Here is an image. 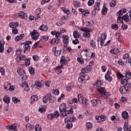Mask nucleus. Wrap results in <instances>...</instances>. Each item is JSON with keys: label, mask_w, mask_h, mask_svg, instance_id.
Returning <instances> with one entry per match:
<instances>
[{"label": "nucleus", "mask_w": 131, "mask_h": 131, "mask_svg": "<svg viewBox=\"0 0 131 131\" xmlns=\"http://www.w3.org/2000/svg\"><path fill=\"white\" fill-rule=\"evenodd\" d=\"M85 73H86V72H85V70H83L82 69H81V73H80V77L79 78L78 81H83V79L82 77H85V75H86Z\"/></svg>", "instance_id": "0eeeda50"}, {"label": "nucleus", "mask_w": 131, "mask_h": 131, "mask_svg": "<svg viewBox=\"0 0 131 131\" xmlns=\"http://www.w3.org/2000/svg\"><path fill=\"white\" fill-rule=\"evenodd\" d=\"M110 53L111 54H113V55H116V54H117V53H118V49L114 48V49H111L110 51Z\"/></svg>", "instance_id": "7c9ffc66"}, {"label": "nucleus", "mask_w": 131, "mask_h": 131, "mask_svg": "<svg viewBox=\"0 0 131 131\" xmlns=\"http://www.w3.org/2000/svg\"><path fill=\"white\" fill-rule=\"evenodd\" d=\"M90 32H91V30H89L88 32H86L85 33H83V36L86 38H89L91 37V34H90Z\"/></svg>", "instance_id": "c756f323"}, {"label": "nucleus", "mask_w": 131, "mask_h": 131, "mask_svg": "<svg viewBox=\"0 0 131 131\" xmlns=\"http://www.w3.org/2000/svg\"><path fill=\"white\" fill-rule=\"evenodd\" d=\"M35 131H41V127L39 125H36Z\"/></svg>", "instance_id": "bf43d9fd"}, {"label": "nucleus", "mask_w": 131, "mask_h": 131, "mask_svg": "<svg viewBox=\"0 0 131 131\" xmlns=\"http://www.w3.org/2000/svg\"><path fill=\"white\" fill-rule=\"evenodd\" d=\"M17 72L19 75H24V74L26 73L24 69L21 68H18L17 69Z\"/></svg>", "instance_id": "5701e85b"}, {"label": "nucleus", "mask_w": 131, "mask_h": 131, "mask_svg": "<svg viewBox=\"0 0 131 131\" xmlns=\"http://www.w3.org/2000/svg\"><path fill=\"white\" fill-rule=\"evenodd\" d=\"M115 36L116 37V38L117 40H118L119 42H120V43H121V42H122V40L120 39V35H119V34H116Z\"/></svg>", "instance_id": "de8ad7c7"}, {"label": "nucleus", "mask_w": 131, "mask_h": 131, "mask_svg": "<svg viewBox=\"0 0 131 131\" xmlns=\"http://www.w3.org/2000/svg\"><path fill=\"white\" fill-rule=\"evenodd\" d=\"M35 14L36 15H40L41 14V9L40 8H37L36 9Z\"/></svg>", "instance_id": "3c124183"}, {"label": "nucleus", "mask_w": 131, "mask_h": 131, "mask_svg": "<svg viewBox=\"0 0 131 131\" xmlns=\"http://www.w3.org/2000/svg\"><path fill=\"white\" fill-rule=\"evenodd\" d=\"M5 41H2L0 42V53H4L5 51Z\"/></svg>", "instance_id": "a211bd4d"}, {"label": "nucleus", "mask_w": 131, "mask_h": 131, "mask_svg": "<svg viewBox=\"0 0 131 131\" xmlns=\"http://www.w3.org/2000/svg\"><path fill=\"white\" fill-rule=\"evenodd\" d=\"M4 89L5 90H6V91H9V90H11V83L7 82L5 83L4 84Z\"/></svg>", "instance_id": "c85d7f7f"}, {"label": "nucleus", "mask_w": 131, "mask_h": 131, "mask_svg": "<svg viewBox=\"0 0 131 131\" xmlns=\"http://www.w3.org/2000/svg\"><path fill=\"white\" fill-rule=\"evenodd\" d=\"M112 29H114V30H117L118 29V25L116 24H113L112 25Z\"/></svg>", "instance_id": "603ef678"}, {"label": "nucleus", "mask_w": 131, "mask_h": 131, "mask_svg": "<svg viewBox=\"0 0 131 131\" xmlns=\"http://www.w3.org/2000/svg\"><path fill=\"white\" fill-rule=\"evenodd\" d=\"M101 84H102L101 82H95L93 84V88L94 89H96V88H100V86H101Z\"/></svg>", "instance_id": "49530a36"}, {"label": "nucleus", "mask_w": 131, "mask_h": 131, "mask_svg": "<svg viewBox=\"0 0 131 131\" xmlns=\"http://www.w3.org/2000/svg\"><path fill=\"white\" fill-rule=\"evenodd\" d=\"M51 98V93L47 94L42 99L43 103H47L48 100Z\"/></svg>", "instance_id": "412c9836"}, {"label": "nucleus", "mask_w": 131, "mask_h": 131, "mask_svg": "<svg viewBox=\"0 0 131 131\" xmlns=\"http://www.w3.org/2000/svg\"><path fill=\"white\" fill-rule=\"evenodd\" d=\"M27 16V14H25V12L24 11H20L18 13V16L20 19H25V16Z\"/></svg>", "instance_id": "6ab92c4d"}, {"label": "nucleus", "mask_w": 131, "mask_h": 131, "mask_svg": "<svg viewBox=\"0 0 131 131\" xmlns=\"http://www.w3.org/2000/svg\"><path fill=\"white\" fill-rule=\"evenodd\" d=\"M91 103L94 107H97L98 104L101 103V100L97 99H92L91 100Z\"/></svg>", "instance_id": "ddd939ff"}, {"label": "nucleus", "mask_w": 131, "mask_h": 131, "mask_svg": "<svg viewBox=\"0 0 131 131\" xmlns=\"http://www.w3.org/2000/svg\"><path fill=\"white\" fill-rule=\"evenodd\" d=\"M30 61H31V57H28L25 60V66H26V67L30 66Z\"/></svg>", "instance_id": "393cba45"}, {"label": "nucleus", "mask_w": 131, "mask_h": 131, "mask_svg": "<svg viewBox=\"0 0 131 131\" xmlns=\"http://www.w3.org/2000/svg\"><path fill=\"white\" fill-rule=\"evenodd\" d=\"M12 34H17L18 33V29L16 28H13L12 31Z\"/></svg>", "instance_id": "052dcab7"}, {"label": "nucleus", "mask_w": 131, "mask_h": 131, "mask_svg": "<svg viewBox=\"0 0 131 131\" xmlns=\"http://www.w3.org/2000/svg\"><path fill=\"white\" fill-rule=\"evenodd\" d=\"M100 117V120L98 121V122H102V121H105L106 119V116L101 115L99 116Z\"/></svg>", "instance_id": "a19ab883"}, {"label": "nucleus", "mask_w": 131, "mask_h": 131, "mask_svg": "<svg viewBox=\"0 0 131 131\" xmlns=\"http://www.w3.org/2000/svg\"><path fill=\"white\" fill-rule=\"evenodd\" d=\"M62 38L63 43H65L66 46H68V43H69V37L67 35H63Z\"/></svg>", "instance_id": "1a4fd4ad"}, {"label": "nucleus", "mask_w": 131, "mask_h": 131, "mask_svg": "<svg viewBox=\"0 0 131 131\" xmlns=\"http://www.w3.org/2000/svg\"><path fill=\"white\" fill-rule=\"evenodd\" d=\"M78 11L79 12H81L82 15H83V16H85V14H86L87 15H89V14H90V11L88 10H84V9H83L79 8Z\"/></svg>", "instance_id": "4468645a"}, {"label": "nucleus", "mask_w": 131, "mask_h": 131, "mask_svg": "<svg viewBox=\"0 0 131 131\" xmlns=\"http://www.w3.org/2000/svg\"><path fill=\"white\" fill-rule=\"evenodd\" d=\"M95 4V0H89L88 2V5L89 7H91V6H93Z\"/></svg>", "instance_id": "6e6d98bb"}, {"label": "nucleus", "mask_w": 131, "mask_h": 131, "mask_svg": "<svg viewBox=\"0 0 131 131\" xmlns=\"http://www.w3.org/2000/svg\"><path fill=\"white\" fill-rule=\"evenodd\" d=\"M130 89H131V83L127 82L125 84L124 86H123L120 88L119 91L121 94L124 95V94L127 93V92L129 91Z\"/></svg>", "instance_id": "f257e3e1"}, {"label": "nucleus", "mask_w": 131, "mask_h": 131, "mask_svg": "<svg viewBox=\"0 0 131 131\" xmlns=\"http://www.w3.org/2000/svg\"><path fill=\"white\" fill-rule=\"evenodd\" d=\"M29 71L32 75H34V73H35V71H34V69L32 67H30L29 68Z\"/></svg>", "instance_id": "4c0bfd02"}, {"label": "nucleus", "mask_w": 131, "mask_h": 131, "mask_svg": "<svg viewBox=\"0 0 131 131\" xmlns=\"http://www.w3.org/2000/svg\"><path fill=\"white\" fill-rule=\"evenodd\" d=\"M39 30L41 31H44L45 32H47L48 30H49V27L47 26L46 25H41L39 28Z\"/></svg>", "instance_id": "f8f14e48"}, {"label": "nucleus", "mask_w": 131, "mask_h": 131, "mask_svg": "<svg viewBox=\"0 0 131 131\" xmlns=\"http://www.w3.org/2000/svg\"><path fill=\"white\" fill-rule=\"evenodd\" d=\"M90 46L91 48H93V49H97V43H96V41L93 39L90 41Z\"/></svg>", "instance_id": "2eb2a0df"}, {"label": "nucleus", "mask_w": 131, "mask_h": 131, "mask_svg": "<svg viewBox=\"0 0 131 131\" xmlns=\"http://www.w3.org/2000/svg\"><path fill=\"white\" fill-rule=\"evenodd\" d=\"M61 37H62V34H61V33H60V32H57L56 36H55V38H59V39H60L61 38Z\"/></svg>", "instance_id": "13d9d810"}, {"label": "nucleus", "mask_w": 131, "mask_h": 131, "mask_svg": "<svg viewBox=\"0 0 131 131\" xmlns=\"http://www.w3.org/2000/svg\"><path fill=\"white\" fill-rule=\"evenodd\" d=\"M122 28L123 30H126V29L128 28V26H127L126 24H122Z\"/></svg>", "instance_id": "0e129e2a"}, {"label": "nucleus", "mask_w": 131, "mask_h": 131, "mask_svg": "<svg viewBox=\"0 0 131 131\" xmlns=\"http://www.w3.org/2000/svg\"><path fill=\"white\" fill-rule=\"evenodd\" d=\"M98 91L100 92L102 95H104V96H106V94H107V92L105 91V88H99L97 89Z\"/></svg>", "instance_id": "4be33fe9"}, {"label": "nucleus", "mask_w": 131, "mask_h": 131, "mask_svg": "<svg viewBox=\"0 0 131 131\" xmlns=\"http://www.w3.org/2000/svg\"><path fill=\"white\" fill-rule=\"evenodd\" d=\"M21 88H23V89H24V90L26 91V92H28V91H29V86H28V84L27 83V82H24L23 83L21 84Z\"/></svg>", "instance_id": "dca6fc26"}, {"label": "nucleus", "mask_w": 131, "mask_h": 131, "mask_svg": "<svg viewBox=\"0 0 131 131\" xmlns=\"http://www.w3.org/2000/svg\"><path fill=\"white\" fill-rule=\"evenodd\" d=\"M60 39L59 38H53L52 40H49L50 43L51 45H57L60 42Z\"/></svg>", "instance_id": "6e6552de"}, {"label": "nucleus", "mask_w": 131, "mask_h": 131, "mask_svg": "<svg viewBox=\"0 0 131 131\" xmlns=\"http://www.w3.org/2000/svg\"><path fill=\"white\" fill-rule=\"evenodd\" d=\"M26 127L27 129H29V130H33V129H34V126L31 125L30 124H27L26 125Z\"/></svg>", "instance_id": "2f4dec72"}, {"label": "nucleus", "mask_w": 131, "mask_h": 131, "mask_svg": "<svg viewBox=\"0 0 131 131\" xmlns=\"http://www.w3.org/2000/svg\"><path fill=\"white\" fill-rule=\"evenodd\" d=\"M116 76L117 78H118V79H119L120 81L121 80V79L124 78V76H123V75H122V74H121V73L120 72H117L116 73Z\"/></svg>", "instance_id": "b1692460"}, {"label": "nucleus", "mask_w": 131, "mask_h": 131, "mask_svg": "<svg viewBox=\"0 0 131 131\" xmlns=\"http://www.w3.org/2000/svg\"><path fill=\"white\" fill-rule=\"evenodd\" d=\"M110 6L112 8H114V7H115V6H116V1L112 0V1L110 3Z\"/></svg>", "instance_id": "a18cd8bd"}, {"label": "nucleus", "mask_w": 131, "mask_h": 131, "mask_svg": "<svg viewBox=\"0 0 131 131\" xmlns=\"http://www.w3.org/2000/svg\"><path fill=\"white\" fill-rule=\"evenodd\" d=\"M37 100H38V98L37 97V95H34V96H31V103L33 104V102L35 101H37Z\"/></svg>", "instance_id": "bb28decb"}, {"label": "nucleus", "mask_w": 131, "mask_h": 131, "mask_svg": "<svg viewBox=\"0 0 131 131\" xmlns=\"http://www.w3.org/2000/svg\"><path fill=\"white\" fill-rule=\"evenodd\" d=\"M32 43V41H31V40H27L23 43V45H24L23 48L24 49V53H25L26 51V52H29V51H30V49H31V47H30V46L29 45H31Z\"/></svg>", "instance_id": "f03ea898"}, {"label": "nucleus", "mask_w": 131, "mask_h": 131, "mask_svg": "<svg viewBox=\"0 0 131 131\" xmlns=\"http://www.w3.org/2000/svg\"><path fill=\"white\" fill-rule=\"evenodd\" d=\"M12 101H13V102H14V103L15 104H17V103H18V102H21V100H20V99L17 98L16 97H14L12 98Z\"/></svg>", "instance_id": "37998d69"}, {"label": "nucleus", "mask_w": 131, "mask_h": 131, "mask_svg": "<svg viewBox=\"0 0 131 131\" xmlns=\"http://www.w3.org/2000/svg\"><path fill=\"white\" fill-rule=\"evenodd\" d=\"M73 5L76 7H79V6H80V2L78 1H74Z\"/></svg>", "instance_id": "5fc2aeb1"}, {"label": "nucleus", "mask_w": 131, "mask_h": 131, "mask_svg": "<svg viewBox=\"0 0 131 131\" xmlns=\"http://www.w3.org/2000/svg\"><path fill=\"white\" fill-rule=\"evenodd\" d=\"M82 70H85L86 73H89L92 71V67L90 66H87L86 67L82 68Z\"/></svg>", "instance_id": "a878e982"}, {"label": "nucleus", "mask_w": 131, "mask_h": 131, "mask_svg": "<svg viewBox=\"0 0 131 131\" xmlns=\"http://www.w3.org/2000/svg\"><path fill=\"white\" fill-rule=\"evenodd\" d=\"M86 126L87 130H90V129H91L93 126V124L90 122H87L86 123Z\"/></svg>", "instance_id": "58836bf2"}, {"label": "nucleus", "mask_w": 131, "mask_h": 131, "mask_svg": "<svg viewBox=\"0 0 131 131\" xmlns=\"http://www.w3.org/2000/svg\"><path fill=\"white\" fill-rule=\"evenodd\" d=\"M17 125H18V124L14 123L13 125L7 126L6 128L8 130L18 131Z\"/></svg>", "instance_id": "39448f33"}, {"label": "nucleus", "mask_w": 131, "mask_h": 131, "mask_svg": "<svg viewBox=\"0 0 131 131\" xmlns=\"http://www.w3.org/2000/svg\"><path fill=\"white\" fill-rule=\"evenodd\" d=\"M80 31H83V32H87L89 30H90V29H88L87 28H82L80 29Z\"/></svg>", "instance_id": "680f3d73"}, {"label": "nucleus", "mask_w": 131, "mask_h": 131, "mask_svg": "<svg viewBox=\"0 0 131 131\" xmlns=\"http://www.w3.org/2000/svg\"><path fill=\"white\" fill-rule=\"evenodd\" d=\"M64 68V66L61 64V66H58L56 67L54 69L55 71H57V70H61V69H63Z\"/></svg>", "instance_id": "ea45409f"}, {"label": "nucleus", "mask_w": 131, "mask_h": 131, "mask_svg": "<svg viewBox=\"0 0 131 131\" xmlns=\"http://www.w3.org/2000/svg\"><path fill=\"white\" fill-rule=\"evenodd\" d=\"M3 101L4 102V103H6V104H10V97H7V96H5L3 98Z\"/></svg>", "instance_id": "473e14b6"}, {"label": "nucleus", "mask_w": 131, "mask_h": 131, "mask_svg": "<svg viewBox=\"0 0 131 131\" xmlns=\"http://www.w3.org/2000/svg\"><path fill=\"white\" fill-rule=\"evenodd\" d=\"M33 59L34 61H38L39 60V57L37 55H34L33 56Z\"/></svg>", "instance_id": "774afa93"}, {"label": "nucleus", "mask_w": 131, "mask_h": 131, "mask_svg": "<svg viewBox=\"0 0 131 131\" xmlns=\"http://www.w3.org/2000/svg\"><path fill=\"white\" fill-rule=\"evenodd\" d=\"M68 85L69 86L67 87V91H68V92H70V91L72 90V88H73V85H74V84L73 83H69Z\"/></svg>", "instance_id": "e433bc0d"}, {"label": "nucleus", "mask_w": 131, "mask_h": 131, "mask_svg": "<svg viewBox=\"0 0 131 131\" xmlns=\"http://www.w3.org/2000/svg\"><path fill=\"white\" fill-rule=\"evenodd\" d=\"M118 63L119 65H121L122 66V65H124V61H123L122 59H120L118 61Z\"/></svg>", "instance_id": "338daca9"}, {"label": "nucleus", "mask_w": 131, "mask_h": 131, "mask_svg": "<svg viewBox=\"0 0 131 131\" xmlns=\"http://www.w3.org/2000/svg\"><path fill=\"white\" fill-rule=\"evenodd\" d=\"M55 100H56V99L55 98V97L52 96V94H51V96L49 98L50 103H54Z\"/></svg>", "instance_id": "09e8293b"}, {"label": "nucleus", "mask_w": 131, "mask_h": 131, "mask_svg": "<svg viewBox=\"0 0 131 131\" xmlns=\"http://www.w3.org/2000/svg\"><path fill=\"white\" fill-rule=\"evenodd\" d=\"M73 36L74 38H79V36H80V35H79V32H78V31H74Z\"/></svg>", "instance_id": "72a5a7b5"}, {"label": "nucleus", "mask_w": 131, "mask_h": 131, "mask_svg": "<svg viewBox=\"0 0 131 131\" xmlns=\"http://www.w3.org/2000/svg\"><path fill=\"white\" fill-rule=\"evenodd\" d=\"M52 115H53L54 118H58V117H59V116H60V114L59 113V112H58V111L55 112L53 114H52Z\"/></svg>", "instance_id": "c03bdc74"}, {"label": "nucleus", "mask_w": 131, "mask_h": 131, "mask_svg": "<svg viewBox=\"0 0 131 131\" xmlns=\"http://www.w3.org/2000/svg\"><path fill=\"white\" fill-rule=\"evenodd\" d=\"M30 35L32 38L34 40H37L39 38V33L36 30H33L32 32L30 33Z\"/></svg>", "instance_id": "7ed1b4c3"}, {"label": "nucleus", "mask_w": 131, "mask_h": 131, "mask_svg": "<svg viewBox=\"0 0 131 131\" xmlns=\"http://www.w3.org/2000/svg\"><path fill=\"white\" fill-rule=\"evenodd\" d=\"M52 52L54 53V55L56 57H59L62 54V50H57V46L53 47L52 48Z\"/></svg>", "instance_id": "20e7f679"}, {"label": "nucleus", "mask_w": 131, "mask_h": 131, "mask_svg": "<svg viewBox=\"0 0 131 131\" xmlns=\"http://www.w3.org/2000/svg\"><path fill=\"white\" fill-rule=\"evenodd\" d=\"M35 88L36 89H40V87L41 86V83L40 82H35Z\"/></svg>", "instance_id": "8fccbe9b"}, {"label": "nucleus", "mask_w": 131, "mask_h": 131, "mask_svg": "<svg viewBox=\"0 0 131 131\" xmlns=\"http://www.w3.org/2000/svg\"><path fill=\"white\" fill-rule=\"evenodd\" d=\"M76 117H71L70 118V121L71 123L73 122V121H76Z\"/></svg>", "instance_id": "69168bd1"}, {"label": "nucleus", "mask_w": 131, "mask_h": 131, "mask_svg": "<svg viewBox=\"0 0 131 131\" xmlns=\"http://www.w3.org/2000/svg\"><path fill=\"white\" fill-rule=\"evenodd\" d=\"M123 20H124L125 22H128L129 21V16L127 14L124 15L122 16Z\"/></svg>", "instance_id": "f704fd0d"}, {"label": "nucleus", "mask_w": 131, "mask_h": 131, "mask_svg": "<svg viewBox=\"0 0 131 131\" xmlns=\"http://www.w3.org/2000/svg\"><path fill=\"white\" fill-rule=\"evenodd\" d=\"M85 56L86 57L85 58H82L81 57H77V62H78V63H80V64L83 65V64H84V60H85V61H87L88 59H89V56H88V54H85Z\"/></svg>", "instance_id": "423d86ee"}, {"label": "nucleus", "mask_w": 131, "mask_h": 131, "mask_svg": "<svg viewBox=\"0 0 131 131\" xmlns=\"http://www.w3.org/2000/svg\"><path fill=\"white\" fill-rule=\"evenodd\" d=\"M129 54L128 53H126L123 55V59L125 60V59H129Z\"/></svg>", "instance_id": "e2e57ef3"}, {"label": "nucleus", "mask_w": 131, "mask_h": 131, "mask_svg": "<svg viewBox=\"0 0 131 131\" xmlns=\"http://www.w3.org/2000/svg\"><path fill=\"white\" fill-rule=\"evenodd\" d=\"M68 114H73V110H72V107H71L69 111L66 110L63 112L64 116H67Z\"/></svg>", "instance_id": "f3484780"}, {"label": "nucleus", "mask_w": 131, "mask_h": 131, "mask_svg": "<svg viewBox=\"0 0 131 131\" xmlns=\"http://www.w3.org/2000/svg\"><path fill=\"white\" fill-rule=\"evenodd\" d=\"M72 123H68V124L66 125V127L68 128V129H71L72 128Z\"/></svg>", "instance_id": "4d7b16f0"}, {"label": "nucleus", "mask_w": 131, "mask_h": 131, "mask_svg": "<svg viewBox=\"0 0 131 131\" xmlns=\"http://www.w3.org/2000/svg\"><path fill=\"white\" fill-rule=\"evenodd\" d=\"M78 98L79 102H82L83 103V99L84 98H83V96L81 94H79L78 95Z\"/></svg>", "instance_id": "79ce46f5"}, {"label": "nucleus", "mask_w": 131, "mask_h": 131, "mask_svg": "<svg viewBox=\"0 0 131 131\" xmlns=\"http://www.w3.org/2000/svg\"><path fill=\"white\" fill-rule=\"evenodd\" d=\"M125 72V76L126 78L131 79V72H130V71H129L128 70H126Z\"/></svg>", "instance_id": "aec40b11"}, {"label": "nucleus", "mask_w": 131, "mask_h": 131, "mask_svg": "<svg viewBox=\"0 0 131 131\" xmlns=\"http://www.w3.org/2000/svg\"><path fill=\"white\" fill-rule=\"evenodd\" d=\"M105 78L106 80H107L108 81H112V77H111L110 75H105Z\"/></svg>", "instance_id": "864d4df0"}, {"label": "nucleus", "mask_w": 131, "mask_h": 131, "mask_svg": "<svg viewBox=\"0 0 131 131\" xmlns=\"http://www.w3.org/2000/svg\"><path fill=\"white\" fill-rule=\"evenodd\" d=\"M107 12H108V8H107V7H105L104 5L101 11V14L102 15H106Z\"/></svg>", "instance_id": "cd10ccee"}, {"label": "nucleus", "mask_w": 131, "mask_h": 131, "mask_svg": "<svg viewBox=\"0 0 131 131\" xmlns=\"http://www.w3.org/2000/svg\"><path fill=\"white\" fill-rule=\"evenodd\" d=\"M122 117H123V118L124 119H126V118H127L128 117V113L127 112H126V111L122 112Z\"/></svg>", "instance_id": "c9c22d12"}, {"label": "nucleus", "mask_w": 131, "mask_h": 131, "mask_svg": "<svg viewBox=\"0 0 131 131\" xmlns=\"http://www.w3.org/2000/svg\"><path fill=\"white\" fill-rule=\"evenodd\" d=\"M60 63L62 65L63 64L64 66H67V65H68L67 60H66V58L63 55H62L60 58Z\"/></svg>", "instance_id": "9d476101"}, {"label": "nucleus", "mask_w": 131, "mask_h": 131, "mask_svg": "<svg viewBox=\"0 0 131 131\" xmlns=\"http://www.w3.org/2000/svg\"><path fill=\"white\" fill-rule=\"evenodd\" d=\"M126 11L127 10L125 8L121 9L118 12H117L116 15L121 17V16H122L124 13H126Z\"/></svg>", "instance_id": "9b49d317"}]
</instances>
